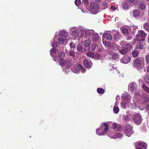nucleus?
Masks as SVG:
<instances>
[{"mask_svg": "<svg viewBox=\"0 0 149 149\" xmlns=\"http://www.w3.org/2000/svg\"><path fill=\"white\" fill-rule=\"evenodd\" d=\"M90 12L93 14H96L99 8L98 4L95 2H92L90 4Z\"/></svg>", "mask_w": 149, "mask_h": 149, "instance_id": "nucleus-1", "label": "nucleus"}, {"mask_svg": "<svg viewBox=\"0 0 149 149\" xmlns=\"http://www.w3.org/2000/svg\"><path fill=\"white\" fill-rule=\"evenodd\" d=\"M124 132L125 134L128 136H130L133 133L132 128L129 125H126L125 127Z\"/></svg>", "mask_w": 149, "mask_h": 149, "instance_id": "nucleus-2", "label": "nucleus"}, {"mask_svg": "<svg viewBox=\"0 0 149 149\" xmlns=\"http://www.w3.org/2000/svg\"><path fill=\"white\" fill-rule=\"evenodd\" d=\"M134 122L137 125L140 124L141 122V116L137 113H135L132 117Z\"/></svg>", "mask_w": 149, "mask_h": 149, "instance_id": "nucleus-3", "label": "nucleus"}, {"mask_svg": "<svg viewBox=\"0 0 149 149\" xmlns=\"http://www.w3.org/2000/svg\"><path fill=\"white\" fill-rule=\"evenodd\" d=\"M82 68V65L80 64H75L71 68V70L73 72L77 73L79 72Z\"/></svg>", "mask_w": 149, "mask_h": 149, "instance_id": "nucleus-4", "label": "nucleus"}, {"mask_svg": "<svg viewBox=\"0 0 149 149\" xmlns=\"http://www.w3.org/2000/svg\"><path fill=\"white\" fill-rule=\"evenodd\" d=\"M134 65L135 67L138 69H140L141 68V66L142 63L140 59L136 58L134 60Z\"/></svg>", "mask_w": 149, "mask_h": 149, "instance_id": "nucleus-5", "label": "nucleus"}, {"mask_svg": "<svg viewBox=\"0 0 149 149\" xmlns=\"http://www.w3.org/2000/svg\"><path fill=\"white\" fill-rule=\"evenodd\" d=\"M86 33L88 35H90L91 36V38L94 41H96L98 39L99 35L97 33H91L89 31H87Z\"/></svg>", "mask_w": 149, "mask_h": 149, "instance_id": "nucleus-6", "label": "nucleus"}, {"mask_svg": "<svg viewBox=\"0 0 149 149\" xmlns=\"http://www.w3.org/2000/svg\"><path fill=\"white\" fill-rule=\"evenodd\" d=\"M68 36V33L67 32L64 30H62L60 31V39L63 38V39L67 38V37Z\"/></svg>", "mask_w": 149, "mask_h": 149, "instance_id": "nucleus-7", "label": "nucleus"}, {"mask_svg": "<svg viewBox=\"0 0 149 149\" xmlns=\"http://www.w3.org/2000/svg\"><path fill=\"white\" fill-rule=\"evenodd\" d=\"M83 63L84 66L88 68H90L91 66V63L89 62L88 60L85 59L83 61Z\"/></svg>", "mask_w": 149, "mask_h": 149, "instance_id": "nucleus-8", "label": "nucleus"}, {"mask_svg": "<svg viewBox=\"0 0 149 149\" xmlns=\"http://www.w3.org/2000/svg\"><path fill=\"white\" fill-rule=\"evenodd\" d=\"M130 60V58L127 56H125L123 57L120 60L122 63H127L129 62Z\"/></svg>", "mask_w": 149, "mask_h": 149, "instance_id": "nucleus-9", "label": "nucleus"}, {"mask_svg": "<svg viewBox=\"0 0 149 149\" xmlns=\"http://www.w3.org/2000/svg\"><path fill=\"white\" fill-rule=\"evenodd\" d=\"M104 126L105 127V128L103 131L100 134H98L97 133V130H98V129H97L96 130V132L97 134L100 135H103L104 134V132H107V130H108L109 126L108 125H107V123H104Z\"/></svg>", "mask_w": 149, "mask_h": 149, "instance_id": "nucleus-10", "label": "nucleus"}, {"mask_svg": "<svg viewBox=\"0 0 149 149\" xmlns=\"http://www.w3.org/2000/svg\"><path fill=\"white\" fill-rule=\"evenodd\" d=\"M103 37L107 40H111L112 38V36L110 34L108 33H104L103 34Z\"/></svg>", "mask_w": 149, "mask_h": 149, "instance_id": "nucleus-11", "label": "nucleus"}, {"mask_svg": "<svg viewBox=\"0 0 149 149\" xmlns=\"http://www.w3.org/2000/svg\"><path fill=\"white\" fill-rule=\"evenodd\" d=\"M91 43V40L89 39H86L83 42V45L85 47H88Z\"/></svg>", "mask_w": 149, "mask_h": 149, "instance_id": "nucleus-12", "label": "nucleus"}, {"mask_svg": "<svg viewBox=\"0 0 149 149\" xmlns=\"http://www.w3.org/2000/svg\"><path fill=\"white\" fill-rule=\"evenodd\" d=\"M140 14V11L138 10H135L132 13V15L134 17H139Z\"/></svg>", "mask_w": 149, "mask_h": 149, "instance_id": "nucleus-13", "label": "nucleus"}, {"mask_svg": "<svg viewBox=\"0 0 149 149\" xmlns=\"http://www.w3.org/2000/svg\"><path fill=\"white\" fill-rule=\"evenodd\" d=\"M136 38L137 41L139 42L143 41H145V38L141 36L138 34L136 35Z\"/></svg>", "mask_w": 149, "mask_h": 149, "instance_id": "nucleus-14", "label": "nucleus"}, {"mask_svg": "<svg viewBox=\"0 0 149 149\" xmlns=\"http://www.w3.org/2000/svg\"><path fill=\"white\" fill-rule=\"evenodd\" d=\"M58 51V50L55 48H52L51 49V50L50 51V55L52 57H53V60L55 61H57V60L56 59V58L54 57V56H53V54H52L51 52H53L54 53H56Z\"/></svg>", "mask_w": 149, "mask_h": 149, "instance_id": "nucleus-15", "label": "nucleus"}, {"mask_svg": "<svg viewBox=\"0 0 149 149\" xmlns=\"http://www.w3.org/2000/svg\"><path fill=\"white\" fill-rule=\"evenodd\" d=\"M79 33L78 30H76L72 31V36L74 38H77L79 35Z\"/></svg>", "mask_w": 149, "mask_h": 149, "instance_id": "nucleus-16", "label": "nucleus"}, {"mask_svg": "<svg viewBox=\"0 0 149 149\" xmlns=\"http://www.w3.org/2000/svg\"><path fill=\"white\" fill-rule=\"evenodd\" d=\"M123 118L126 122H129L131 119V115L128 114L126 115L123 116Z\"/></svg>", "mask_w": 149, "mask_h": 149, "instance_id": "nucleus-17", "label": "nucleus"}, {"mask_svg": "<svg viewBox=\"0 0 149 149\" xmlns=\"http://www.w3.org/2000/svg\"><path fill=\"white\" fill-rule=\"evenodd\" d=\"M143 48V45L142 43L139 42L136 45L135 49H142Z\"/></svg>", "mask_w": 149, "mask_h": 149, "instance_id": "nucleus-18", "label": "nucleus"}, {"mask_svg": "<svg viewBox=\"0 0 149 149\" xmlns=\"http://www.w3.org/2000/svg\"><path fill=\"white\" fill-rule=\"evenodd\" d=\"M129 87L130 89L134 91L136 89L137 85L134 83H131L129 85Z\"/></svg>", "mask_w": 149, "mask_h": 149, "instance_id": "nucleus-19", "label": "nucleus"}, {"mask_svg": "<svg viewBox=\"0 0 149 149\" xmlns=\"http://www.w3.org/2000/svg\"><path fill=\"white\" fill-rule=\"evenodd\" d=\"M65 54L63 52H61L59 53L57 56H56L55 58L57 59H61L63 58V57L65 56Z\"/></svg>", "mask_w": 149, "mask_h": 149, "instance_id": "nucleus-20", "label": "nucleus"}, {"mask_svg": "<svg viewBox=\"0 0 149 149\" xmlns=\"http://www.w3.org/2000/svg\"><path fill=\"white\" fill-rule=\"evenodd\" d=\"M138 34L141 36L144 37L145 38L147 35V34L143 30H140L139 31Z\"/></svg>", "mask_w": 149, "mask_h": 149, "instance_id": "nucleus-21", "label": "nucleus"}, {"mask_svg": "<svg viewBox=\"0 0 149 149\" xmlns=\"http://www.w3.org/2000/svg\"><path fill=\"white\" fill-rule=\"evenodd\" d=\"M110 55H112L111 58L113 60H117L119 57V55L117 53L111 54Z\"/></svg>", "mask_w": 149, "mask_h": 149, "instance_id": "nucleus-22", "label": "nucleus"}, {"mask_svg": "<svg viewBox=\"0 0 149 149\" xmlns=\"http://www.w3.org/2000/svg\"><path fill=\"white\" fill-rule=\"evenodd\" d=\"M144 29L147 32H149V24L147 23H144L143 25Z\"/></svg>", "mask_w": 149, "mask_h": 149, "instance_id": "nucleus-23", "label": "nucleus"}, {"mask_svg": "<svg viewBox=\"0 0 149 149\" xmlns=\"http://www.w3.org/2000/svg\"><path fill=\"white\" fill-rule=\"evenodd\" d=\"M122 33L123 34H125V35H127L128 34L129 32L128 29L126 28H123L121 29Z\"/></svg>", "mask_w": 149, "mask_h": 149, "instance_id": "nucleus-24", "label": "nucleus"}, {"mask_svg": "<svg viewBox=\"0 0 149 149\" xmlns=\"http://www.w3.org/2000/svg\"><path fill=\"white\" fill-rule=\"evenodd\" d=\"M138 145L139 146L142 147L145 149H146L147 147V145L145 143L139 142Z\"/></svg>", "mask_w": 149, "mask_h": 149, "instance_id": "nucleus-25", "label": "nucleus"}, {"mask_svg": "<svg viewBox=\"0 0 149 149\" xmlns=\"http://www.w3.org/2000/svg\"><path fill=\"white\" fill-rule=\"evenodd\" d=\"M139 6L140 8L142 10L144 9L146 7V5L143 1H140Z\"/></svg>", "mask_w": 149, "mask_h": 149, "instance_id": "nucleus-26", "label": "nucleus"}, {"mask_svg": "<svg viewBox=\"0 0 149 149\" xmlns=\"http://www.w3.org/2000/svg\"><path fill=\"white\" fill-rule=\"evenodd\" d=\"M139 51L137 50H134L132 51V55L134 57H137L138 55Z\"/></svg>", "mask_w": 149, "mask_h": 149, "instance_id": "nucleus-27", "label": "nucleus"}, {"mask_svg": "<svg viewBox=\"0 0 149 149\" xmlns=\"http://www.w3.org/2000/svg\"><path fill=\"white\" fill-rule=\"evenodd\" d=\"M97 92L101 94H102L104 93V90L102 88H98L97 89Z\"/></svg>", "mask_w": 149, "mask_h": 149, "instance_id": "nucleus-28", "label": "nucleus"}, {"mask_svg": "<svg viewBox=\"0 0 149 149\" xmlns=\"http://www.w3.org/2000/svg\"><path fill=\"white\" fill-rule=\"evenodd\" d=\"M142 87L147 93H149V88L146 86L145 84H143Z\"/></svg>", "mask_w": 149, "mask_h": 149, "instance_id": "nucleus-29", "label": "nucleus"}, {"mask_svg": "<svg viewBox=\"0 0 149 149\" xmlns=\"http://www.w3.org/2000/svg\"><path fill=\"white\" fill-rule=\"evenodd\" d=\"M59 61L58 62L59 64L62 66H65V63L64 61V59H59Z\"/></svg>", "mask_w": 149, "mask_h": 149, "instance_id": "nucleus-30", "label": "nucleus"}, {"mask_svg": "<svg viewBox=\"0 0 149 149\" xmlns=\"http://www.w3.org/2000/svg\"><path fill=\"white\" fill-rule=\"evenodd\" d=\"M124 47L126 48V49L127 51L128 50H130L132 48V45L130 44H125Z\"/></svg>", "mask_w": 149, "mask_h": 149, "instance_id": "nucleus-31", "label": "nucleus"}, {"mask_svg": "<svg viewBox=\"0 0 149 149\" xmlns=\"http://www.w3.org/2000/svg\"><path fill=\"white\" fill-rule=\"evenodd\" d=\"M67 39V38H65V39H64L63 38H62L60 39V36H59V37L58 38V41L59 42L60 44H63L64 43V42Z\"/></svg>", "mask_w": 149, "mask_h": 149, "instance_id": "nucleus-32", "label": "nucleus"}, {"mask_svg": "<svg viewBox=\"0 0 149 149\" xmlns=\"http://www.w3.org/2000/svg\"><path fill=\"white\" fill-rule=\"evenodd\" d=\"M94 53L91 52H89L86 55L89 57L92 58L94 56Z\"/></svg>", "mask_w": 149, "mask_h": 149, "instance_id": "nucleus-33", "label": "nucleus"}, {"mask_svg": "<svg viewBox=\"0 0 149 149\" xmlns=\"http://www.w3.org/2000/svg\"><path fill=\"white\" fill-rule=\"evenodd\" d=\"M122 98L126 100H128L130 99V96L127 95H126L123 94V96H122Z\"/></svg>", "mask_w": 149, "mask_h": 149, "instance_id": "nucleus-34", "label": "nucleus"}, {"mask_svg": "<svg viewBox=\"0 0 149 149\" xmlns=\"http://www.w3.org/2000/svg\"><path fill=\"white\" fill-rule=\"evenodd\" d=\"M144 80L146 83L149 84V75L145 76L144 78Z\"/></svg>", "mask_w": 149, "mask_h": 149, "instance_id": "nucleus-35", "label": "nucleus"}, {"mask_svg": "<svg viewBox=\"0 0 149 149\" xmlns=\"http://www.w3.org/2000/svg\"><path fill=\"white\" fill-rule=\"evenodd\" d=\"M119 108L117 106H115L113 108V111L114 113H117L119 111Z\"/></svg>", "mask_w": 149, "mask_h": 149, "instance_id": "nucleus-36", "label": "nucleus"}, {"mask_svg": "<svg viewBox=\"0 0 149 149\" xmlns=\"http://www.w3.org/2000/svg\"><path fill=\"white\" fill-rule=\"evenodd\" d=\"M82 46L80 45H78L77 46V51L80 52H82Z\"/></svg>", "mask_w": 149, "mask_h": 149, "instance_id": "nucleus-37", "label": "nucleus"}, {"mask_svg": "<svg viewBox=\"0 0 149 149\" xmlns=\"http://www.w3.org/2000/svg\"><path fill=\"white\" fill-rule=\"evenodd\" d=\"M119 52L121 54L123 55L127 53V51L126 49H122L120 50Z\"/></svg>", "mask_w": 149, "mask_h": 149, "instance_id": "nucleus-38", "label": "nucleus"}, {"mask_svg": "<svg viewBox=\"0 0 149 149\" xmlns=\"http://www.w3.org/2000/svg\"><path fill=\"white\" fill-rule=\"evenodd\" d=\"M96 46V45L95 44H94L93 45H91V50L92 51H93L95 50Z\"/></svg>", "mask_w": 149, "mask_h": 149, "instance_id": "nucleus-39", "label": "nucleus"}, {"mask_svg": "<svg viewBox=\"0 0 149 149\" xmlns=\"http://www.w3.org/2000/svg\"><path fill=\"white\" fill-rule=\"evenodd\" d=\"M75 3L77 6H79L81 4V1L80 0H75Z\"/></svg>", "mask_w": 149, "mask_h": 149, "instance_id": "nucleus-40", "label": "nucleus"}, {"mask_svg": "<svg viewBox=\"0 0 149 149\" xmlns=\"http://www.w3.org/2000/svg\"><path fill=\"white\" fill-rule=\"evenodd\" d=\"M123 8L125 10H127L128 9V5L126 3H124L123 4Z\"/></svg>", "mask_w": 149, "mask_h": 149, "instance_id": "nucleus-41", "label": "nucleus"}, {"mask_svg": "<svg viewBox=\"0 0 149 149\" xmlns=\"http://www.w3.org/2000/svg\"><path fill=\"white\" fill-rule=\"evenodd\" d=\"M70 55L73 57H74L75 55V53L74 52L70 50Z\"/></svg>", "mask_w": 149, "mask_h": 149, "instance_id": "nucleus-42", "label": "nucleus"}, {"mask_svg": "<svg viewBox=\"0 0 149 149\" xmlns=\"http://www.w3.org/2000/svg\"><path fill=\"white\" fill-rule=\"evenodd\" d=\"M145 59L146 61L149 64V55H146L145 56Z\"/></svg>", "mask_w": 149, "mask_h": 149, "instance_id": "nucleus-43", "label": "nucleus"}, {"mask_svg": "<svg viewBox=\"0 0 149 149\" xmlns=\"http://www.w3.org/2000/svg\"><path fill=\"white\" fill-rule=\"evenodd\" d=\"M102 5L104 6L105 8H106L108 7V4L105 2H103L102 3Z\"/></svg>", "mask_w": 149, "mask_h": 149, "instance_id": "nucleus-44", "label": "nucleus"}, {"mask_svg": "<svg viewBox=\"0 0 149 149\" xmlns=\"http://www.w3.org/2000/svg\"><path fill=\"white\" fill-rule=\"evenodd\" d=\"M58 44L55 41H54L52 42V46L54 48L56 47L57 46Z\"/></svg>", "mask_w": 149, "mask_h": 149, "instance_id": "nucleus-45", "label": "nucleus"}, {"mask_svg": "<svg viewBox=\"0 0 149 149\" xmlns=\"http://www.w3.org/2000/svg\"><path fill=\"white\" fill-rule=\"evenodd\" d=\"M118 126L117 124L116 123H113V124L112 127L113 129H115L116 128V127Z\"/></svg>", "mask_w": 149, "mask_h": 149, "instance_id": "nucleus-46", "label": "nucleus"}, {"mask_svg": "<svg viewBox=\"0 0 149 149\" xmlns=\"http://www.w3.org/2000/svg\"><path fill=\"white\" fill-rule=\"evenodd\" d=\"M70 45L71 48H75L76 47V45L72 42H71Z\"/></svg>", "mask_w": 149, "mask_h": 149, "instance_id": "nucleus-47", "label": "nucleus"}, {"mask_svg": "<svg viewBox=\"0 0 149 149\" xmlns=\"http://www.w3.org/2000/svg\"><path fill=\"white\" fill-rule=\"evenodd\" d=\"M103 43L105 46L107 47L110 46L111 45L110 43Z\"/></svg>", "mask_w": 149, "mask_h": 149, "instance_id": "nucleus-48", "label": "nucleus"}, {"mask_svg": "<svg viewBox=\"0 0 149 149\" xmlns=\"http://www.w3.org/2000/svg\"><path fill=\"white\" fill-rule=\"evenodd\" d=\"M122 126L119 125L118 127L117 130L118 131H120L122 129Z\"/></svg>", "mask_w": 149, "mask_h": 149, "instance_id": "nucleus-49", "label": "nucleus"}, {"mask_svg": "<svg viewBox=\"0 0 149 149\" xmlns=\"http://www.w3.org/2000/svg\"><path fill=\"white\" fill-rule=\"evenodd\" d=\"M71 65V64L70 63H69L68 65L67 66L65 67V68L67 69H68L70 67Z\"/></svg>", "mask_w": 149, "mask_h": 149, "instance_id": "nucleus-50", "label": "nucleus"}, {"mask_svg": "<svg viewBox=\"0 0 149 149\" xmlns=\"http://www.w3.org/2000/svg\"><path fill=\"white\" fill-rule=\"evenodd\" d=\"M82 1H83L84 3L88 4V0H82Z\"/></svg>", "mask_w": 149, "mask_h": 149, "instance_id": "nucleus-51", "label": "nucleus"}, {"mask_svg": "<svg viewBox=\"0 0 149 149\" xmlns=\"http://www.w3.org/2000/svg\"><path fill=\"white\" fill-rule=\"evenodd\" d=\"M111 9L113 10H115L116 9V7H114L113 6H111Z\"/></svg>", "mask_w": 149, "mask_h": 149, "instance_id": "nucleus-52", "label": "nucleus"}, {"mask_svg": "<svg viewBox=\"0 0 149 149\" xmlns=\"http://www.w3.org/2000/svg\"><path fill=\"white\" fill-rule=\"evenodd\" d=\"M146 69L147 72L149 73V65L146 67Z\"/></svg>", "mask_w": 149, "mask_h": 149, "instance_id": "nucleus-53", "label": "nucleus"}, {"mask_svg": "<svg viewBox=\"0 0 149 149\" xmlns=\"http://www.w3.org/2000/svg\"><path fill=\"white\" fill-rule=\"evenodd\" d=\"M81 70H82V71L83 72H85V71H86V69H85L82 66V68L81 69Z\"/></svg>", "mask_w": 149, "mask_h": 149, "instance_id": "nucleus-54", "label": "nucleus"}, {"mask_svg": "<svg viewBox=\"0 0 149 149\" xmlns=\"http://www.w3.org/2000/svg\"><path fill=\"white\" fill-rule=\"evenodd\" d=\"M146 107L147 109L149 110V104L146 105Z\"/></svg>", "mask_w": 149, "mask_h": 149, "instance_id": "nucleus-55", "label": "nucleus"}, {"mask_svg": "<svg viewBox=\"0 0 149 149\" xmlns=\"http://www.w3.org/2000/svg\"><path fill=\"white\" fill-rule=\"evenodd\" d=\"M127 39L128 40H129L132 39L131 37L130 36H128L127 37Z\"/></svg>", "mask_w": 149, "mask_h": 149, "instance_id": "nucleus-56", "label": "nucleus"}, {"mask_svg": "<svg viewBox=\"0 0 149 149\" xmlns=\"http://www.w3.org/2000/svg\"><path fill=\"white\" fill-rule=\"evenodd\" d=\"M127 1L129 2L132 3L134 1V0H127Z\"/></svg>", "mask_w": 149, "mask_h": 149, "instance_id": "nucleus-57", "label": "nucleus"}, {"mask_svg": "<svg viewBox=\"0 0 149 149\" xmlns=\"http://www.w3.org/2000/svg\"><path fill=\"white\" fill-rule=\"evenodd\" d=\"M95 1L97 3H99L100 2L101 0H95Z\"/></svg>", "mask_w": 149, "mask_h": 149, "instance_id": "nucleus-58", "label": "nucleus"}, {"mask_svg": "<svg viewBox=\"0 0 149 149\" xmlns=\"http://www.w3.org/2000/svg\"><path fill=\"white\" fill-rule=\"evenodd\" d=\"M121 104H122V106H123V107H125V105H122V104L121 103Z\"/></svg>", "mask_w": 149, "mask_h": 149, "instance_id": "nucleus-59", "label": "nucleus"}, {"mask_svg": "<svg viewBox=\"0 0 149 149\" xmlns=\"http://www.w3.org/2000/svg\"><path fill=\"white\" fill-rule=\"evenodd\" d=\"M148 42L149 43V36L148 37Z\"/></svg>", "mask_w": 149, "mask_h": 149, "instance_id": "nucleus-60", "label": "nucleus"}, {"mask_svg": "<svg viewBox=\"0 0 149 149\" xmlns=\"http://www.w3.org/2000/svg\"><path fill=\"white\" fill-rule=\"evenodd\" d=\"M135 43H135V42H133V43H132V44H133V45H134V44H135Z\"/></svg>", "mask_w": 149, "mask_h": 149, "instance_id": "nucleus-61", "label": "nucleus"}, {"mask_svg": "<svg viewBox=\"0 0 149 149\" xmlns=\"http://www.w3.org/2000/svg\"><path fill=\"white\" fill-rule=\"evenodd\" d=\"M147 1H149V0H146Z\"/></svg>", "mask_w": 149, "mask_h": 149, "instance_id": "nucleus-62", "label": "nucleus"}]
</instances>
